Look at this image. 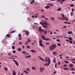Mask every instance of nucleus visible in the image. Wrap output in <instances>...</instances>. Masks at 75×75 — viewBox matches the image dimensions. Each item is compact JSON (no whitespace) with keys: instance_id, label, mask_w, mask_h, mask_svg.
I'll list each match as a JSON object with an SVG mask.
<instances>
[{"instance_id":"obj_4","label":"nucleus","mask_w":75,"mask_h":75,"mask_svg":"<svg viewBox=\"0 0 75 75\" xmlns=\"http://www.w3.org/2000/svg\"><path fill=\"white\" fill-rule=\"evenodd\" d=\"M40 72L41 73H43L44 72V70H45V68L44 67H40Z\"/></svg>"},{"instance_id":"obj_52","label":"nucleus","mask_w":75,"mask_h":75,"mask_svg":"<svg viewBox=\"0 0 75 75\" xmlns=\"http://www.w3.org/2000/svg\"><path fill=\"white\" fill-rule=\"evenodd\" d=\"M57 45L58 46H61V45L59 43H58Z\"/></svg>"},{"instance_id":"obj_42","label":"nucleus","mask_w":75,"mask_h":75,"mask_svg":"<svg viewBox=\"0 0 75 75\" xmlns=\"http://www.w3.org/2000/svg\"><path fill=\"white\" fill-rule=\"evenodd\" d=\"M27 48H30V47L29 46H26Z\"/></svg>"},{"instance_id":"obj_26","label":"nucleus","mask_w":75,"mask_h":75,"mask_svg":"<svg viewBox=\"0 0 75 75\" xmlns=\"http://www.w3.org/2000/svg\"><path fill=\"white\" fill-rule=\"evenodd\" d=\"M64 18L66 20V21H68V18H67L66 16L64 17Z\"/></svg>"},{"instance_id":"obj_55","label":"nucleus","mask_w":75,"mask_h":75,"mask_svg":"<svg viewBox=\"0 0 75 75\" xmlns=\"http://www.w3.org/2000/svg\"><path fill=\"white\" fill-rule=\"evenodd\" d=\"M56 53H57V52H53V54H56Z\"/></svg>"},{"instance_id":"obj_12","label":"nucleus","mask_w":75,"mask_h":75,"mask_svg":"<svg viewBox=\"0 0 75 75\" xmlns=\"http://www.w3.org/2000/svg\"><path fill=\"white\" fill-rule=\"evenodd\" d=\"M42 40H45V36L42 35Z\"/></svg>"},{"instance_id":"obj_6","label":"nucleus","mask_w":75,"mask_h":75,"mask_svg":"<svg viewBox=\"0 0 75 75\" xmlns=\"http://www.w3.org/2000/svg\"><path fill=\"white\" fill-rule=\"evenodd\" d=\"M38 58L40 59V60H41V61H42L44 62L45 61V60H44V59H43V58L41 57L40 56H38Z\"/></svg>"},{"instance_id":"obj_17","label":"nucleus","mask_w":75,"mask_h":75,"mask_svg":"<svg viewBox=\"0 0 75 75\" xmlns=\"http://www.w3.org/2000/svg\"><path fill=\"white\" fill-rule=\"evenodd\" d=\"M64 24H71V23L68 22H64Z\"/></svg>"},{"instance_id":"obj_43","label":"nucleus","mask_w":75,"mask_h":75,"mask_svg":"<svg viewBox=\"0 0 75 75\" xmlns=\"http://www.w3.org/2000/svg\"><path fill=\"white\" fill-rule=\"evenodd\" d=\"M71 71H74V68H72L71 69Z\"/></svg>"},{"instance_id":"obj_34","label":"nucleus","mask_w":75,"mask_h":75,"mask_svg":"<svg viewBox=\"0 0 75 75\" xmlns=\"http://www.w3.org/2000/svg\"><path fill=\"white\" fill-rule=\"evenodd\" d=\"M46 45H50V43L49 42H46Z\"/></svg>"},{"instance_id":"obj_44","label":"nucleus","mask_w":75,"mask_h":75,"mask_svg":"<svg viewBox=\"0 0 75 75\" xmlns=\"http://www.w3.org/2000/svg\"><path fill=\"white\" fill-rule=\"evenodd\" d=\"M26 52H25V51H23L22 52V54H25Z\"/></svg>"},{"instance_id":"obj_9","label":"nucleus","mask_w":75,"mask_h":75,"mask_svg":"<svg viewBox=\"0 0 75 75\" xmlns=\"http://www.w3.org/2000/svg\"><path fill=\"white\" fill-rule=\"evenodd\" d=\"M50 64V62H48L47 63H45L44 64V65L46 67V66H47V67H48L49 65Z\"/></svg>"},{"instance_id":"obj_49","label":"nucleus","mask_w":75,"mask_h":75,"mask_svg":"<svg viewBox=\"0 0 75 75\" xmlns=\"http://www.w3.org/2000/svg\"><path fill=\"white\" fill-rule=\"evenodd\" d=\"M16 51H15V50L13 51V53H16Z\"/></svg>"},{"instance_id":"obj_37","label":"nucleus","mask_w":75,"mask_h":75,"mask_svg":"<svg viewBox=\"0 0 75 75\" xmlns=\"http://www.w3.org/2000/svg\"><path fill=\"white\" fill-rule=\"evenodd\" d=\"M16 32V31L15 30H13V31H12L11 32V33H15Z\"/></svg>"},{"instance_id":"obj_10","label":"nucleus","mask_w":75,"mask_h":75,"mask_svg":"<svg viewBox=\"0 0 75 75\" xmlns=\"http://www.w3.org/2000/svg\"><path fill=\"white\" fill-rule=\"evenodd\" d=\"M42 27L46 29V28H48V26H47V25H42Z\"/></svg>"},{"instance_id":"obj_16","label":"nucleus","mask_w":75,"mask_h":75,"mask_svg":"<svg viewBox=\"0 0 75 75\" xmlns=\"http://www.w3.org/2000/svg\"><path fill=\"white\" fill-rule=\"evenodd\" d=\"M39 31H41V32H42V29L41 28V27H40V28L39 29Z\"/></svg>"},{"instance_id":"obj_64","label":"nucleus","mask_w":75,"mask_h":75,"mask_svg":"<svg viewBox=\"0 0 75 75\" xmlns=\"http://www.w3.org/2000/svg\"><path fill=\"white\" fill-rule=\"evenodd\" d=\"M64 69L65 70H67V69H67V68H64Z\"/></svg>"},{"instance_id":"obj_23","label":"nucleus","mask_w":75,"mask_h":75,"mask_svg":"<svg viewBox=\"0 0 75 75\" xmlns=\"http://www.w3.org/2000/svg\"><path fill=\"white\" fill-rule=\"evenodd\" d=\"M6 36L7 37H8V38H10V37H11L10 35V34H7Z\"/></svg>"},{"instance_id":"obj_8","label":"nucleus","mask_w":75,"mask_h":75,"mask_svg":"<svg viewBox=\"0 0 75 75\" xmlns=\"http://www.w3.org/2000/svg\"><path fill=\"white\" fill-rule=\"evenodd\" d=\"M24 31H25L26 35H28L30 34V33H29V32L26 30H24Z\"/></svg>"},{"instance_id":"obj_18","label":"nucleus","mask_w":75,"mask_h":75,"mask_svg":"<svg viewBox=\"0 0 75 75\" xmlns=\"http://www.w3.org/2000/svg\"><path fill=\"white\" fill-rule=\"evenodd\" d=\"M32 69H33V70H36V68H35V67H32Z\"/></svg>"},{"instance_id":"obj_27","label":"nucleus","mask_w":75,"mask_h":75,"mask_svg":"<svg viewBox=\"0 0 75 75\" xmlns=\"http://www.w3.org/2000/svg\"><path fill=\"white\" fill-rule=\"evenodd\" d=\"M24 72H25V74H28V72L27 71H25V70H24Z\"/></svg>"},{"instance_id":"obj_5","label":"nucleus","mask_w":75,"mask_h":75,"mask_svg":"<svg viewBox=\"0 0 75 75\" xmlns=\"http://www.w3.org/2000/svg\"><path fill=\"white\" fill-rule=\"evenodd\" d=\"M13 61L15 62V64H16V66H18L19 65V64H18V63L17 62L16 60H13Z\"/></svg>"},{"instance_id":"obj_30","label":"nucleus","mask_w":75,"mask_h":75,"mask_svg":"<svg viewBox=\"0 0 75 75\" xmlns=\"http://www.w3.org/2000/svg\"><path fill=\"white\" fill-rule=\"evenodd\" d=\"M31 41V40L30 39H29L28 38V42H30Z\"/></svg>"},{"instance_id":"obj_54","label":"nucleus","mask_w":75,"mask_h":75,"mask_svg":"<svg viewBox=\"0 0 75 75\" xmlns=\"http://www.w3.org/2000/svg\"><path fill=\"white\" fill-rule=\"evenodd\" d=\"M71 11H72V12H73V11H74V9L72 8L71 9Z\"/></svg>"},{"instance_id":"obj_1","label":"nucleus","mask_w":75,"mask_h":75,"mask_svg":"<svg viewBox=\"0 0 75 75\" xmlns=\"http://www.w3.org/2000/svg\"><path fill=\"white\" fill-rule=\"evenodd\" d=\"M57 47V45L53 44L50 45L49 47L50 50L52 51L54 50Z\"/></svg>"},{"instance_id":"obj_59","label":"nucleus","mask_w":75,"mask_h":75,"mask_svg":"<svg viewBox=\"0 0 75 75\" xmlns=\"http://www.w3.org/2000/svg\"><path fill=\"white\" fill-rule=\"evenodd\" d=\"M45 20H47V21H48V20L47 18H45Z\"/></svg>"},{"instance_id":"obj_63","label":"nucleus","mask_w":75,"mask_h":75,"mask_svg":"<svg viewBox=\"0 0 75 75\" xmlns=\"http://www.w3.org/2000/svg\"><path fill=\"white\" fill-rule=\"evenodd\" d=\"M69 43L70 44H72V41H70Z\"/></svg>"},{"instance_id":"obj_51","label":"nucleus","mask_w":75,"mask_h":75,"mask_svg":"<svg viewBox=\"0 0 75 75\" xmlns=\"http://www.w3.org/2000/svg\"><path fill=\"white\" fill-rule=\"evenodd\" d=\"M73 14V13H72V12L71 13V16H72Z\"/></svg>"},{"instance_id":"obj_39","label":"nucleus","mask_w":75,"mask_h":75,"mask_svg":"<svg viewBox=\"0 0 75 75\" xmlns=\"http://www.w3.org/2000/svg\"><path fill=\"white\" fill-rule=\"evenodd\" d=\"M56 62V61L55 60V59H53V62L55 63Z\"/></svg>"},{"instance_id":"obj_57","label":"nucleus","mask_w":75,"mask_h":75,"mask_svg":"<svg viewBox=\"0 0 75 75\" xmlns=\"http://www.w3.org/2000/svg\"><path fill=\"white\" fill-rule=\"evenodd\" d=\"M57 73V71H55L53 73V74H56Z\"/></svg>"},{"instance_id":"obj_41","label":"nucleus","mask_w":75,"mask_h":75,"mask_svg":"<svg viewBox=\"0 0 75 75\" xmlns=\"http://www.w3.org/2000/svg\"><path fill=\"white\" fill-rule=\"evenodd\" d=\"M41 11H42V12H44V9H41Z\"/></svg>"},{"instance_id":"obj_7","label":"nucleus","mask_w":75,"mask_h":75,"mask_svg":"<svg viewBox=\"0 0 75 75\" xmlns=\"http://www.w3.org/2000/svg\"><path fill=\"white\" fill-rule=\"evenodd\" d=\"M44 8L46 9H48L50 8V6H49V5H48V4H47V6H45Z\"/></svg>"},{"instance_id":"obj_25","label":"nucleus","mask_w":75,"mask_h":75,"mask_svg":"<svg viewBox=\"0 0 75 75\" xmlns=\"http://www.w3.org/2000/svg\"><path fill=\"white\" fill-rule=\"evenodd\" d=\"M50 19L52 20V21H54V20H55V18H54L51 17Z\"/></svg>"},{"instance_id":"obj_29","label":"nucleus","mask_w":75,"mask_h":75,"mask_svg":"<svg viewBox=\"0 0 75 75\" xmlns=\"http://www.w3.org/2000/svg\"><path fill=\"white\" fill-rule=\"evenodd\" d=\"M61 10H62V8H59L57 10V11H61Z\"/></svg>"},{"instance_id":"obj_19","label":"nucleus","mask_w":75,"mask_h":75,"mask_svg":"<svg viewBox=\"0 0 75 75\" xmlns=\"http://www.w3.org/2000/svg\"><path fill=\"white\" fill-rule=\"evenodd\" d=\"M4 70L6 71H7V70H8V68H7L6 67H4Z\"/></svg>"},{"instance_id":"obj_3","label":"nucleus","mask_w":75,"mask_h":75,"mask_svg":"<svg viewBox=\"0 0 75 75\" xmlns=\"http://www.w3.org/2000/svg\"><path fill=\"white\" fill-rule=\"evenodd\" d=\"M45 61L46 62H50V63L51 62L50 58H49V57H47L45 59Z\"/></svg>"},{"instance_id":"obj_45","label":"nucleus","mask_w":75,"mask_h":75,"mask_svg":"<svg viewBox=\"0 0 75 75\" xmlns=\"http://www.w3.org/2000/svg\"><path fill=\"white\" fill-rule=\"evenodd\" d=\"M70 7H74V5L72 4L70 5Z\"/></svg>"},{"instance_id":"obj_35","label":"nucleus","mask_w":75,"mask_h":75,"mask_svg":"<svg viewBox=\"0 0 75 75\" xmlns=\"http://www.w3.org/2000/svg\"><path fill=\"white\" fill-rule=\"evenodd\" d=\"M72 33V32H70V31H69V32H68V34H71Z\"/></svg>"},{"instance_id":"obj_53","label":"nucleus","mask_w":75,"mask_h":75,"mask_svg":"<svg viewBox=\"0 0 75 75\" xmlns=\"http://www.w3.org/2000/svg\"><path fill=\"white\" fill-rule=\"evenodd\" d=\"M42 18H44L45 17V16L44 15H42Z\"/></svg>"},{"instance_id":"obj_21","label":"nucleus","mask_w":75,"mask_h":75,"mask_svg":"<svg viewBox=\"0 0 75 75\" xmlns=\"http://www.w3.org/2000/svg\"><path fill=\"white\" fill-rule=\"evenodd\" d=\"M22 50V49L21 48H18V51H21Z\"/></svg>"},{"instance_id":"obj_31","label":"nucleus","mask_w":75,"mask_h":75,"mask_svg":"<svg viewBox=\"0 0 75 75\" xmlns=\"http://www.w3.org/2000/svg\"><path fill=\"white\" fill-rule=\"evenodd\" d=\"M26 71H30V69L29 68H28L26 69Z\"/></svg>"},{"instance_id":"obj_60","label":"nucleus","mask_w":75,"mask_h":75,"mask_svg":"<svg viewBox=\"0 0 75 75\" xmlns=\"http://www.w3.org/2000/svg\"><path fill=\"white\" fill-rule=\"evenodd\" d=\"M47 32L46 31H45L44 32L45 34H47Z\"/></svg>"},{"instance_id":"obj_22","label":"nucleus","mask_w":75,"mask_h":75,"mask_svg":"<svg viewBox=\"0 0 75 75\" xmlns=\"http://www.w3.org/2000/svg\"><path fill=\"white\" fill-rule=\"evenodd\" d=\"M31 52H35V53L37 52L36 51L34 50H31Z\"/></svg>"},{"instance_id":"obj_46","label":"nucleus","mask_w":75,"mask_h":75,"mask_svg":"<svg viewBox=\"0 0 75 75\" xmlns=\"http://www.w3.org/2000/svg\"><path fill=\"white\" fill-rule=\"evenodd\" d=\"M63 28H67V27L66 26H63Z\"/></svg>"},{"instance_id":"obj_56","label":"nucleus","mask_w":75,"mask_h":75,"mask_svg":"<svg viewBox=\"0 0 75 75\" xmlns=\"http://www.w3.org/2000/svg\"><path fill=\"white\" fill-rule=\"evenodd\" d=\"M40 24H41V25H43V23H41V22H40Z\"/></svg>"},{"instance_id":"obj_15","label":"nucleus","mask_w":75,"mask_h":75,"mask_svg":"<svg viewBox=\"0 0 75 75\" xmlns=\"http://www.w3.org/2000/svg\"><path fill=\"white\" fill-rule=\"evenodd\" d=\"M47 5H49V6H54V5L52 4H47Z\"/></svg>"},{"instance_id":"obj_11","label":"nucleus","mask_w":75,"mask_h":75,"mask_svg":"<svg viewBox=\"0 0 75 75\" xmlns=\"http://www.w3.org/2000/svg\"><path fill=\"white\" fill-rule=\"evenodd\" d=\"M74 67V64L71 63L69 64V68H71L72 67Z\"/></svg>"},{"instance_id":"obj_32","label":"nucleus","mask_w":75,"mask_h":75,"mask_svg":"<svg viewBox=\"0 0 75 75\" xmlns=\"http://www.w3.org/2000/svg\"><path fill=\"white\" fill-rule=\"evenodd\" d=\"M65 62V64H68V63H69V62L68 61H64Z\"/></svg>"},{"instance_id":"obj_2","label":"nucleus","mask_w":75,"mask_h":75,"mask_svg":"<svg viewBox=\"0 0 75 75\" xmlns=\"http://www.w3.org/2000/svg\"><path fill=\"white\" fill-rule=\"evenodd\" d=\"M39 39L40 40V41H39L40 45L41 47H42L43 48H44V45L42 44V40H41L40 38H39Z\"/></svg>"},{"instance_id":"obj_40","label":"nucleus","mask_w":75,"mask_h":75,"mask_svg":"<svg viewBox=\"0 0 75 75\" xmlns=\"http://www.w3.org/2000/svg\"><path fill=\"white\" fill-rule=\"evenodd\" d=\"M31 57V55H30V56H26V58H29L30 57Z\"/></svg>"},{"instance_id":"obj_20","label":"nucleus","mask_w":75,"mask_h":75,"mask_svg":"<svg viewBox=\"0 0 75 75\" xmlns=\"http://www.w3.org/2000/svg\"><path fill=\"white\" fill-rule=\"evenodd\" d=\"M34 1H35V0H32V1L30 2V4H33V3H34Z\"/></svg>"},{"instance_id":"obj_48","label":"nucleus","mask_w":75,"mask_h":75,"mask_svg":"<svg viewBox=\"0 0 75 75\" xmlns=\"http://www.w3.org/2000/svg\"><path fill=\"white\" fill-rule=\"evenodd\" d=\"M67 64H64V67H67Z\"/></svg>"},{"instance_id":"obj_58","label":"nucleus","mask_w":75,"mask_h":75,"mask_svg":"<svg viewBox=\"0 0 75 75\" xmlns=\"http://www.w3.org/2000/svg\"><path fill=\"white\" fill-rule=\"evenodd\" d=\"M28 20L29 21H31V19H30L29 18H28Z\"/></svg>"},{"instance_id":"obj_13","label":"nucleus","mask_w":75,"mask_h":75,"mask_svg":"<svg viewBox=\"0 0 75 75\" xmlns=\"http://www.w3.org/2000/svg\"><path fill=\"white\" fill-rule=\"evenodd\" d=\"M43 24H44V25H49V24H48V23H46L43 22Z\"/></svg>"},{"instance_id":"obj_50","label":"nucleus","mask_w":75,"mask_h":75,"mask_svg":"<svg viewBox=\"0 0 75 75\" xmlns=\"http://www.w3.org/2000/svg\"><path fill=\"white\" fill-rule=\"evenodd\" d=\"M56 41H58V42H60V40H58V39Z\"/></svg>"},{"instance_id":"obj_14","label":"nucleus","mask_w":75,"mask_h":75,"mask_svg":"<svg viewBox=\"0 0 75 75\" xmlns=\"http://www.w3.org/2000/svg\"><path fill=\"white\" fill-rule=\"evenodd\" d=\"M15 70H14L13 71V75H16V72H15Z\"/></svg>"},{"instance_id":"obj_33","label":"nucleus","mask_w":75,"mask_h":75,"mask_svg":"<svg viewBox=\"0 0 75 75\" xmlns=\"http://www.w3.org/2000/svg\"><path fill=\"white\" fill-rule=\"evenodd\" d=\"M15 48H16V47H15L14 46H12V49L13 50H14Z\"/></svg>"},{"instance_id":"obj_62","label":"nucleus","mask_w":75,"mask_h":75,"mask_svg":"<svg viewBox=\"0 0 75 75\" xmlns=\"http://www.w3.org/2000/svg\"><path fill=\"white\" fill-rule=\"evenodd\" d=\"M72 63H73V64H75V62L72 61Z\"/></svg>"},{"instance_id":"obj_47","label":"nucleus","mask_w":75,"mask_h":75,"mask_svg":"<svg viewBox=\"0 0 75 75\" xmlns=\"http://www.w3.org/2000/svg\"><path fill=\"white\" fill-rule=\"evenodd\" d=\"M8 59H15V58H11V57H9L8 58Z\"/></svg>"},{"instance_id":"obj_61","label":"nucleus","mask_w":75,"mask_h":75,"mask_svg":"<svg viewBox=\"0 0 75 75\" xmlns=\"http://www.w3.org/2000/svg\"><path fill=\"white\" fill-rule=\"evenodd\" d=\"M21 44H22V43L21 42H20L19 43V45H21Z\"/></svg>"},{"instance_id":"obj_38","label":"nucleus","mask_w":75,"mask_h":75,"mask_svg":"<svg viewBox=\"0 0 75 75\" xmlns=\"http://www.w3.org/2000/svg\"><path fill=\"white\" fill-rule=\"evenodd\" d=\"M62 17L63 18H64V14L63 13H62Z\"/></svg>"},{"instance_id":"obj_24","label":"nucleus","mask_w":75,"mask_h":75,"mask_svg":"<svg viewBox=\"0 0 75 75\" xmlns=\"http://www.w3.org/2000/svg\"><path fill=\"white\" fill-rule=\"evenodd\" d=\"M45 40L46 41H50V40H51V39H50V38H47L45 39Z\"/></svg>"},{"instance_id":"obj_36","label":"nucleus","mask_w":75,"mask_h":75,"mask_svg":"<svg viewBox=\"0 0 75 75\" xmlns=\"http://www.w3.org/2000/svg\"><path fill=\"white\" fill-rule=\"evenodd\" d=\"M18 36L19 37H21V35L20 34L18 35Z\"/></svg>"},{"instance_id":"obj_28","label":"nucleus","mask_w":75,"mask_h":75,"mask_svg":"<svg viewBox=\"0 0 75 75\" xmlns=\"http://www.w3.org/2000/svg\"><path fill=\"white\" fill-rule=\"evenodd\" d=\"M68 40L71 41H72V38H68Z\"/></svg>"}]
</instances>
